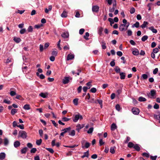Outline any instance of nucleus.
Wrapping results in <instances>:
<instances>
[{
    "label": "nucleus",
    "instance_id": "nucleus-40",
    "mask_svg": "<svg viewBox=\"0 0 160 160\" xmlns=\"http://www.w3.org/2000/svg\"><path fill=\"white\" fill-rule=\"evenodd\" d=\"M115 71L117 73H118L119 72L120 73V68L119 67H118V66L116 67L115 68Z\"/></svg>",
    "mask_w": 160,
    "mask_h": 160
},
{
    "label": "nucleus",
    "instance_id": "nucleus-58",
    "mask_svg": "<svg viewBox=\"0 0 160 160\" xmlns=\"http://www.w3.org/2000/svg\"><path fill=\"white\" fill-rule=\"evenodd\" d=\"M102 30H103V28L102 27L98 29V34H100V35H101L102 34Z\"/></svg>",
    "mask_w": 160,
    "mask_h": 160
},
{
    "label": "nucleus",
    "instance_id": "nucleus-50",
    "mask_svg": "<svg viewBox=\"0 0 160 160\" xmlns=\"http://www.w3.org/2000/svg\"><path fill=\"white\" fill-rule=\"evenodd\" d=\"M135 12V9L133 8L132 7L130 9V12L131 14Z\"/></svg>",
    "mask_w": 160,
    "mask_h": 160
},
{
    "label": "nucleus",
    "instance_id": "nucleus-1",
    "mask_svg": "<svg viewBox=\"0 0 160 160\" xmlns=\"http://www.w3.org/2000/svg\"><path fill=\"white\" fill-rule=\"evenodd\" d=\"M82 147L83 148H87L90 146V143L87 142L85 140H83L81 142Z\"/></svg>",
    "mask_w": 160,
    "mask_h": 160
},
{
    "label": "nucleus",
    "instance_id": "nucleus-15",
    "mask_svg": "<svg viewBox=\"0 0 160 160\" xmlns=\"http://www.w3.org/2000/svg\"><path fill=\"white\" fill-rule=\"evenodd\" d=\"M20 144V142L18 141H15L14 143V146L16 148H18Z\"/></svg>",
    "mask_w": 160,
    "mask_h": 160
},
{
    "label": "nucleus",
    "instance_id": "nucleus-10",
    "mask_svg": "<svg viewBox=\"0 0 160 160\" xmlns=\"http://www.w3.org/2000/svg\"><path fill=\"white\" fill-rule=\"evenodd\" d=\"M74 56L73 54H69L67 57V60L68 61L70 60H72L74 58Z\"/></svg>",
    "mask_w": 160,
    "mask_h": 160
},
{
    "label": "nucleus",
    "instance_id": "nucleus-59",
    "mask_svg": "<svg viewBox=\"0 0 160 160\" xmlns=\"http://www.w3.org/2000/svg\"><path fill=\"white\" fill-rule=\"evenodd\" d=\"M51 121L54 126L56 127H57L58 124L55 122V121L53 120H51Z\"/></svg>",
    "mask_w": 160,
    "mask_h": 160
},
{
    "label": "nucleus",
    "instance_id": "nucleus-64",
    "mask_svg": "<svg viewBox=\"0 0 160 160\" xmlns=\"http://www.w3.org/2000/svg\"><path fill=\"white\" fill-rule=\"evenodd\" d=\"M84 31V29L83 28L79 30V33L80 34L82 35Z\"/></svg>",
    "mask_w": 160,
    "mask_h": 160
},
{
    "label": "nucleus",
    "instance_id": "nucleus-55",
    "mask_svg": "<svg viewBox=\"0 0 160 160\" xmlns=\"http://www.w3.org/2000/svg\"><path fill=\"white\" fill-rule=\"evenodd\" d=\"M26 31V30L25 28L21 29L20 31V33L21 34H23L25 33Z\"/></svg>",
    "mask_w": 160,
    "mask_h": 160
},
{
    "label": "nucleus",
    "instance_id": "nucleus-36",
    "mask_svg": "<svg viewBox=\"0 0 160 160\" xmlns=\"http://www.w3.org/2000/svg\"><path fill=\"white\" fill-rule=\"evenodd\" d=\"M148 36L147 35H144L141 38V40L143 42H145L148 38Z\"/></svg>",
    "mask_w": 160,
    "mask_h": 160
},
{
    "label": "nucleus",
    "instance_id": "nucleus-4",
    "mask_svg": "<svg viewBox=\"0 0 160 160\" xmlns=\"http://www.w3.org/2000/svg\"><path fill=\"white\" fill-rule=\"evenodd\" d=\"M72 78L70 77H65L62 80L64 84H66L69 82L70 80H72Z\"/></svg>",
    "mask_w": 160,
    "mask_h": 160
},
{
    "label": "nucleus",
    "instance_id": "nucleus-28",
    "mask_svg": "<svg viewBox=\"0 0 160 160\" xmlns=\"http://www.w3.org/2000/svg\"><path fill=\"white\" fill-rule=\"evenodd\" d=\"M154 117L155 119L159 120V122L160 123V113L158 115H154Z\"/></svg>",
    "mask_w": 160,
    "mask_h": 160
},
{
    "label": "nucleus",
    "instance_id": "nucleus-11",
    "mask_svg": "<svg viewBox=\"0 0 160 160\" xmlns=\"http://www.w3.org/2000/svg\"><path fill=\"white\" fill-rule=\"evenodd\" d=\"M117 128V127L115 123H113L112 124L111 127V131H114L115 129H116Z\"/></svg>",
    "mask_w": 160,
    "mask_h": 160
},
{
    "label": "nucleus",
    "instance_id": "nucleus-17",
    "mask_svg": "<svg viewBox=\"0 0 160 160\" xmlns=\"http://www.w3.org/2000/svg\"><path fill=\"white\" fill-rule=\"evenodd\" d=\"M23 108L25 110H29L30 109V106L28 104H26L24 106Z\"/></svg>",
    "mask_w": 160,
    "mask_h": 160
},
{
    "label": "nucleus",
    "instance_id": "nucleus-12",
    "mask_svg": "<svg viewBox=\"0 0 160 160\" xmlns=\"http://www.w3.org/2000/svg\"><path fill=\"white\" fill-rule=\"evenodd\" d=\"M148 29L149 30H151L152 32L154 33H156L157 32V30L156 29L154 28L153 26H151L149 27Z\"/></svg>",
    "mask_w": 160,
    "mask_h": 160
},
{
    "label": "nucleus",
    "instance_id": "nucleus-32",
    "mask_svg": "<svg viewBox=\"0 0 160 160\" xmlns=\"http://www.w3.org/2000/svg\"><path fill=\"white\" fill-rule=\"evenodd\" d=\"M9 143L8 140L7 138H5L4 140V144L5 146L7 145Z\"/></svg>",
    "mask_w": 160,
    "mask_h": 160
},
{
    "label": "nucleus",
    "instance_id": "nucleus-47",
    "mask_svg": "<svg viewBox=\"0 0 160 160\" xmlns=\"http://www.w3.org/2000/svg\"><path fill=\"white\" fill-rule=\"evenodd\" d=\"M70 120V118H68L66 117H64L62 118V121L63 122H67Z\"/></svg>",
    "mask_w": 160,
    "mask_h": 160
},
{
    "label": "nucleus",
    "instance_id": "nucleus-6",
    "mask_svg": "<svg viewBox=\"0 0 160 160\" xmlns=\"http://www.w3.org/2000/svg\"><path fill=\"white\" fill-rule=\"evenodd\" d=\"M119 29L121 31H125L127 30V28H126V25L125 24H121L119 27Z\"/></svg>",
    "mask_w": 160,
    "mask_h": 160
},
{
    "label": "nucleus",
    "instance_id": "nucleus-18",
    "mask_svg": "<svg viewBox=\"0 0 160 160\" xmlns=\"http://www.w3.org/2000/svg\"><path fill=\"white\" fill-rule=\"evenodd\" d=\"M116 148L115 147H111L110 149V152L112 154H114L115 152V149Z\"/></svg>",
    "mask_w": 160,
    "mask_h": 160
},
{
    "label": "nucleus",
    "instance_id": "nucleus-48",
    "mask_svg": "<svg viewBox=\"0 0 160 160\" xmlns=\"http://www.w3.org/2000/svg\"><path fill=\"white\" fill-rule=\"evenodd\" d=\"M58 52L57 51H53L52 52V54L54 56H56L57 55Z\"/></svg>",
    "mask_w": 160,
    "mask_h": 160
},
{
    "label": "nucleus",
    "instance_id": "nucleus-45",
    "mask_svg": "<svg viewBox=\"0 0 160 160\" xmlns=\"http://www.w3.org/2000/svg\"><path fill=\"white\" fill-rule=\"evenodd\" d=\"M127 33L128 35V36H131L132 34V31L130 29H129V30H128V31H127Z\"/></svg>",
    "mask_w": 160,
    "mask_h": 160
},
{
    "label": "nucleus",
    "instance_id": "nucleus-54",
    "mask_svg": "<svg viewBox=\"0 0 160 160\" xmlns=\"http://www.w3.org/2000/svg\"><path fill=\"white\" fill-rule=\"evenodd\" d=\"M115 108H116V109L118 111H120V110L121 109V108H120V105L119 104H117L116 105Z\"/></svg>",
    "mask_w": 160,
    "mask_h": 160
},
{
    "label": "nucleus",
    "instance_id": "nucleus-41",
    "mask_svg": "<svg viewBox=\"0 0 160 160\" xmlns=\"http://www.w3.org/2000/svg\"><path fill=\"white\" fill-rule=\"evenodd\" d=\"M141 78L144 79H146L148 78V76L147 74H143L142 75Z\"/></svg>",
    "mask_w": 160,
    "mask_h": 160
},
{
    "label": "nucleus",
    "instance_id": "nucleus-49",
    "mask_svg": "<svg viewBox=\"0 0 160 160\" xmlns=\"http://www.w3.org/2000/svg\"><path fill=\"white\" fill-rule=\"evenodd\" d=\"M142 155L143 156L145 157L146 158H149V155L148 153H147L146 152H143L142 154Z\"/></svg>",
    "mask_w": 160,
    "mask_h": 160
},
{
    "label": "nucleus",
    "instance_id": "nucleus-39",
    "mask_svg": "<svg viewBox=\"0 0 160 160\" xmlns=\"http://www.w3.org/2000/svg\"><path fill=\"white\" fill-rule=\"evenodd\" d=\"M47 95V94L43 93H41L39 94V96L43 98H46Z\"/></svg>",
    "mask_w": 160,
    "mask_h": 160
},
{
    "label": "nucleus",
    "instance_id": "nucleus-44",
    "mask_svg": "<svg viewBox=\"0 0 160 160\" xmlns=\"http://www.w3.org/2000/svg\"><path fill=\"white\" fill-rule=\"evenodd\" d=\"M128 147L131 148L132 147L133 148L134 145L132 142H130L128 143Z\"/></svg>",
    "mask_w": 160,
    "mask_h": 160
},
{
    "label": "nucleus",
    "instance_id": "nucleus-35",
    "mask_svg": "<svg viewBox=\"0 0 160 160\" xmlns=\"http://www.w3.org/2000/svg\"><path fill=\"white\" fill-rule=\"evenodd\" d=\"M42 142V140L41 139H40L39 140H37L36 141V144L38 146L41 145Z\"/></svg>",
    "mask_w": 160,
    "mask_h": 160
},
{
    "label": "nucleus",
    "instance_id": "nucleus-25",
    "mask_svg": "<svg viewBox=\"0 0 160 160\" xmlns=\"http://www.w3.org/2000/svg\"><path fill=\"white\" fill-rule=\"evenodd\" d=\"M120 79H124L125 78V73L124 72L120 73Z\"/></svg>",
    "mask_w": 160,
    "mask_h": 160
},
{
    "label": "nucleus",
    "instance_id": "nucleus-56",
    "mask_svg": "<svg viewBox=\"0 0 160 160\" xmlns=\"http://www.w3.org/2000/svg\"><path fill=\"white\" fill-rule=\"evenodd\" d=\"M61 42V40L60 39L59 41L58 42V44H57V47L58 48L60 49L61 50L62 48L60 47V43Z\"/></svg>",
    "mask_w": 160,
    "mask_h": 160
},
{
    "label": "nucleus",
    "instance_id": "nucleus-7",
    "mask_svg": "<svg viewBox=\"0 0 160 160\" xmlns=\"http://www.w3.org/2000/svg\"><path fill=\"white\" fill-rule=\"evenodd\" d=\"M139 110L137 108H133L132 109V112L133 114L138 115L139 112Z\"/></svg>",
    "mask_w": 160,
    "mask_h": 160
},
{
    "label": "nucleus",
    "instance_id": "nucleus-2",
    "mask_svg": "<svg viewBox=\"0 0 160 160\" xmlns=\"http://www.w3.org/2000/svg\"><path fill=\"white\" fill-rule=\"evenodd\" d=\"M82 116L78 113V114L74 115V117L72 118V120L74 122H77L79 119L82 120Z\"/></svg>",
    "mask_w": 160,
    "mask_h": 160
},
{
    "label": "nucleus",
    "instance_id": "nucleus-3",
    "mask_svg": "<svg viewBox=\"0 0 160 160\" xmlns=\"http://www.w3.org/2000/svg\"><path fill=\"white\" fill-rule=\"evenodd\" d=\"M18 136L21 137L23 139H25L27 137V133L25 131H21L19 132Z\"/></svg>",
    "mask_w": 160,
    "mask_h": 160
},
{
    "label": "nucleus",
    "instance_id": "nucleus-24",
    "mask_svg": "<svg viewBox=\"0 0 160 160\" xmlns=\"http://www.w3.org/2000/svg\"><path fill=\"white\" fill-rule=\"evenodd\" d=\"M61 16L62 18H66L67 16V13L66 11H64L61 14Z\"/></svg>",
    "mask_w": 160,
    "mask_h": 160
},
{
    "label": "nucleus",
    "instance_id": "nucleus-29",
    "mask_svg": "<svg viewBox=\"0 0 160 160\" xmlns=\"http://www.w3.org/2000/svg\"><path fill=\"white\" fill-rule=\"evenodd\" d=\"M138 101L140 102H144L146 101V99L142 97H140L138 98Z\"/></svg>",
    "mask_w": 160,
    "mask_h": 160
},
{
    "label": "nucleus",
    "instance_id": "nucleus-46",
    "mask_svg": "<svg viewBox=\"0 0 160 160\" xmlns=\"http://www.w3.org/2000/svg\"><path fill=\"white\" fill-rule=\"evenodd\" d=\"M108 20L110 22V25L112 26V24L114 23L113 20L111 18H109Z\"/></svg>",
    "mask_w": 160,
    "mask_h": 160
},
{
    "label": "nucleus",
    "instance_id": "nucleus-27",
    "mask_svg": "<svg viewBox=\"0 0 160 160\" xmlns=\"http://www.w3.org/2000/svg\"><path fill=\"white\" fill-rule=\"evenodd\" d=\"M139 23L138 22H136L135 24L133 25L132 26V28H134V27L138 28L139 27Z\"/></svg>",
    "mask_w": 160,
    "mask_h": 160
},
{
    "label": "nucleus",
    "instance_id": "nucleus-61",
    "mask_svg": "<svg viewBox=\"0 0 160 160\" xmlns=\"http://www.w3.org/2000/svg\"><path fill=\"white\" fill-rule=\"evenodd\" d=\"M28 31L29 32H32V28L31 26H29L28 29Z\"/></svg>",
    "mask_w": 160,
    "mask_h": 160
},
{
    "label": "nucleus",
    "instance_id": "nucleus-26",
    "mask_svg": "<svg viewBox=\"0 0 160 160\" xmlns=\"http://www.w3.org/2000/svg\"><path fill=\"white\" fill-rule=\"evenodd\" d=\"M27 150V147H24L21 150V152L22 154L25 153Z\"/></svg>",
    "mask_w": 160,
    "mask_h": 160
},
{
    "label": "nucleus",
    "instance_id": "nucleus-30",
    "mask_svg": "<svg viewBox=\"0 0 160 160\" xmlns=\"http://www.w3.org/2000/svg\"><path fill=\"white\" fill-rule=\"evenodd\" d=\"M75 131L74 130H71L70 132H69V135L72 136H73L75 135Z\"/></svg>",
    "mask_w": 160,
    "mask_h": 160
},
{
    "label": "nucleus",
    "instance_id": "nucleus-19",
    "mask_svg": "<svg viewBox=\"0 0 160 160\" xmlns=\"http://www.w3.org/2000/svg\"><path fill=\"white\" fill-rule=\"evenodd\" d=\"M28 67L27 66H24L22 68V70L23 72L24 73L27 74L29 72L27 71Z\"/></svg>",
    "mask_w": 160,
    "mask_h": 160
},
{
    "label": "nucleus",
    "instance_id": "nucleus-5",
    "mask_svg": "<svg viewBox=\"0 0 160 160\" xmlns=\"http://www.w3.org/2000/svg\"><path fill=\"white\" fill-rule=\"evenodd\" d=\"M156 94V91L154 90H152L149 93L148 96L151 98H155V96Z\"/></svg>",
    "mask_w": 160,
    "mask_h": 160
},
{
    "label": "nucleus",
    "instance_id": "nucleus-43",
    "mask_svg": "<svg viewBox=\"0 0 160 160\" xmlns=\"http://www.w3.org/2000/svg\"><path fill=\"white\" fill-rule=\"evenodd\" d=\"M3 102L8 104H9L11 103V102L10 101L7 99H4L3 100Z\"/></svg>",
    "mask_w": 160,
    "mask_h": 160
},
{
    "label": "nucleus",
    "instance_id": "nucleus-51",
    "mask_svg": "<svg viewBox=\"0 0 160 160\" xmlns=\"http://www.w3.org/2000/svg\"><path fill=\"white\" fill-rule=\"evenodd\" d=\"M105 142H103L102 139H100L99 140V143L100 146H102L104 144Z\"/></svg>",
    "mask_w": 160,
    "mask_h": 160
},
{
    "label": "nucleus",
    "instance_id": "nucleus-13",
    "mask_svg": "<svg viewBox=\"0 0 160 160\" xmlns=\"http://www.w3.org/2000/svg\"><path fill=\"white\" fill-rule=\"evenodd\" d=\"M101 46L102 49H105L106 48V42L105 41L102 40L101 42Z\"/></svg>",
    "mask_w": 160,
    "mask_h": 160
},
{
    "label": "nucleus",
    "instance_id": "nucleus-62",
    "mask_svg": "<svg viewBox=\"0 0 160 160\" xmlns=\"http://www.w3.org/2000/svg\"><path fill=\"white\" fill-rule=\"evenodd\" d=\"M12 59L10 58H8L7 60L6 63H8L10 62H12Z\"/></svg>",
    "mask_w": 160,
    "mask_h": 160
},
{
    "label": "nucleus",
    "instance_id": "nucleus-37",
    "mask_svg": "<svg viewBox=\"0 0 160 160\" xmlns=\"http://www.w3.org/2000/svg\"><path fill=\"white\" fill-rule=\"evenodd\" d=\"M78 99L77 98H75L73 100V103L75 105H78Z\"/></svg>",
    "mask_w": 160,
    "mask_h": 160
},
{
    "label": "nucleus",
    "instance_id": "nucleus-31",
    "mask_svg": "<svg viewBox=\"0 0 160 160\" xmlns=\"http://www.w3.org/2000/svg\"><path fill=\"white\" fill-rule=\"evenodd\" d=\"M71 128L69 127L68 128L64 129L62 130L63 132L65 133L68 132L70 131L71 130Z\"/></svg>",
    "mask_w": 160,
    "mask_h": 160
},
{
    "label": "nucleus",
    "instance_id": "nucleus-60",
    "mask_svg": "<svg viewBox=\"0 0 160 160\" xmlns=\"http://www.w3.org/2000/svg\"><path fill=\"white\" fill-rule=\"evenodd\" d=\"M82 90V87L81 86H79L77 89V91L78 93L81 92Z\"/></svg>",
    "mask_w": 160,
    "mask_h": 160
},
{
    "label": "nucleus",
    "instance_id": "nucleus-33",
    "mask_svg": "<svg viewBox=\"0 0 160 160\" xmlns=\"http://www.w3.org/2000/svg\"><path fill=\"white\" fill-rule=\"evenodd\" d=\"M18 110L16 109H12L11 111V114L12 115H14L17 112Z\"/></svg>",
    "mask_w": 160,
    "mask_h": 160
},
{
    "label": "nucleus",
    "instance_id": "nucleus-38",
    "mask_svg": "<svg viewBox=\"0 0 160 160\" xmlns=\"http://www.w3.org/2000/svg\"><path fill=\"white\" fill-rule=\"evenodd\" d=\"M133 148L138 151H139L140 150V148L138 144H136L134 145Z\"/></svg>",
    "mask_w": 160,
    "mask_h": 160
},
{
    "label": "nucleus",
    "instance_id": "nucleus-21",
    "mask_svg": "<svg viewBox=\"0 0 160 160\" xmlns=\"http://www.w3.org/2000/svg\"><path fill=\"white\" fill-rule=\"evenodd\" d=\"M13 40L16 42L18 43L21 41V39L19 38L14 37Z\"/></svg>",
    "mask_w": 160,
    "mask_h": 160
},
{
    "label": "nucleus",
    "instance_id": "nucleus-52",
    "mask_svg": "<svg viewBox=\"0 0 160 160\" xmlns=\"http://www.w3.org/2000/svg\"><path fill=\"white\" fill-rule=\"evenodd\" d=\"M46 149H47V150H48L49 152L50 153H53L54 152V150L53 149L51 148H46Z\"/></svg>",
    "mask_w": 160,
    "mask_h": 160
},
{
    "label": "nucleus",
    "instance_id": "nucleus-22",
    "mask_svg": "<svg viewBox=\"0 0 160 160\" xmlns=\"http://www.w3.org/2000/svg\"><path fill=\"white\" fill-rule=\"evenodd\" d=\"M84 126V125L83 124L81 125L80 124H78L76 126V128L81 129L83 128Z\"/></svg>",
    "mask_w": 160,
    "mask_h": 160
},
{
    "label": "nucleus",
    "instance_id": "nucleus-63",
    "mask_svg": "<svg viewBox=\"0 0 160 160\" xmlns=\"http://www.w3.org/2000/svg\"><path fill=\"white\" fill-rule=\"evenodd\" d=\"M89 36V33L88 32H86L85 33V35L84 36V38L85 39H87L88 38V37Z\"/></svg>",
    "mask_w": 160,
    "mask_h": 160
},
{
    "label": "nucleus",
    "instance_id": "nucleus-8",
    "mask_svg": "<svg viewBox=\"0 0 160 160\" xmlns=\"http://www.w3.org/2000/svg\"><path fill=\"white\" fill-rule=\"evenodd\" d=\"M99 7L97 6H93L92 7V11L93 12H98V11Z\"/></svg>",
    "mask_w": 160,
    "mask_h": 160
},
{
    "label": "nucleus",
    "instance_id": "nucleus-20",
    "mask_svg": "<svg viewBox=\"0 0 160 160\" xmlns=\"http://www.w3.org/2000/svg\"><path fill=\"white\" fill-rule=\"evenodd\" d=\"M89 156V152L87 151L84 153V155L81 156V158H83L85 157L88 158Z\"/></svg>",
    "mask_w": 160,
    "mask_h": 160
},
{
    "label": "nucleus",
    "instance_id": "nucleus-23",
    "mask_svg": "<svg viewBox=\"0 0 160 160\" xmlns=\"http://www.w3.org/2000/svg\"><path fill=\"white\" fill-rule=\"evenodd\" d=\"M12 88H11L10 89V94L11 96H13L16 95V92L15 91H12L11 90Z\"/></svg>",
    "mask_w": 160,
    "mask_h": 160
},
{
    "label": "nucleus",
    "instance_id": "nucleus-42",
    "mask_svg": "<svg viewBox=\"0 0 160 160\" xmlns=\"http://www.w3.org/2000/svg\"><path fill=\"white\" fill-rule=\"evenodd\" d=\"M93 128L91 127L90 128L87 132V133L88 134H91L93 132Z\"/></svg>",
    "mask_w": 160,
    "mask_h": 160
},
{
    "label": "nucleus",
    "instance_id": "nucleus-14",
    "mask_svg": "<svg viewBox=\"0 0 160 160\" xmlns=\"http://www.w3.org/2000/svg\"><path fill=\"white\" fill-rule=\"evenodd\" d=\"M6 157V154L4 152H1L0 153V160H3Z\"/></svg>",
    "mask_w": 160,
    "mask_h": 160
},
{
    "label": "nucleus",
    "instance_id": "nucleus-57",
    "mask_svg": "<svg viewBox=\"0 0 160 160\" xmlns=\"http://www.w3.org/2000/svg\"><path fill=\"white\" fill-rule=\"evenodd\" d=\"M97 89L95 88H92L90 90V91L92 93H95Z\"/></svg>",
    "mask_w": 160,
    "mask_h": 160
},
{
    "label": "nucleus",
    "instance_id": "nucleus-9",
    "mask_svg": "<svg viewBox=\"0 0 160 160\" xmlns=\"http://www.w3.org/2000/svg\"><path fill=\"white\" fill-rule=\"evenodd\" d=\"M61 36L64 38H67L69 37V34L68 32H64L62 34Z\"/></svg>",
    "mask_w": 160,
    "mask_h": 160
},
{
    "label": "nucleus",
    "instance_id": "nucleus-34",
    "mask_svg": "<svg viewBox=\"0 0 160 160\" xmlns=\"http://www.w3.org/2000/svg\"><path fill=\"white\" fill-rule=\"evenodd\" d=\"M132 54L134 55H137L139 54V52L137 49L133 50L132 52Z\"/></svg>",
    "mask_w": 160,
    "mask_h": 160
},
{
    "label": "nucleus",
    "instance_id": "nucleus-53",
    "mask_svg": "<svg viewBox=\"0 0 160 160\" xmlns=\"http://www.w3.org/2000/svg\"><path fill=\"white\" fill-rule=\"evenodd\" d=\"M37 151V149L36 148H32L30 150L31 153H35Z\"/></svg>",
    "mask_w": 160,
    "mask_h": 160
},
{
    "label": "nucleus",
    "instance_id": "nucleus-16",
    "mask_svg": "<svg viewBox=\"0 0 160 160\" xmlns=\"http://www.w3.org/2000/svg\"><path fill=\"white\" fill-rule=\"evenodd\" d=\"M148 24V23L146 21H144L143 23L140 26L142 28H144L147 27V25Z\"/></svg>",
    "mask_w": 160,
    "mask_h": 160
}]
</instances>
